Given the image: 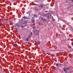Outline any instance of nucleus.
<instances>
[{
    "mask_svg": "<svg viewBox=\"0 0 73 73\" xmlns=\"http://www.w3.org/2000/svg\"><path fill=\"white\" fill-rule=\"evenodd\" d=\"M38 8H39L40 10H41V9H42L44 8V5L40 4V5H38Z\"/></svg>",
    "mask_w": 73,
    "mask_h": 73,
    "instance_id": "nucleus-1",
    "label": "nucleus"
},
{
    "mask_svg": "<svg viewBox=\"0 0 73 73\" xmlns=\"http://www.w3.org/2000/svg\"><path fill=\"white\" fill-rule=\"evenodd\" d=\"M33 33L35 35H38V33H39L38 31L37 30L33 32Z\"/></svg>",
    "mask_w": 73,
    "mask_h": 73,
    "instance_id": "nucleus-2",
    "label": "nucleus"
},
{
    "mask_svg": "<svg viewBox=\"0 0 73 73\" xmlns=\"http://www.w3.org/2000/svg\"><path fill=\"white\" fill-rule=\"evenodd\" d=\"M50 15V16L53 19V16H52V15H51L50 14H47L45 15L46 16V17H49V16Z\"/></svg>",
    "mask_w": 73,
    "mask_h": 73,
    "instance_id": "nucleus-3",
    "label": "nucleus"
},
{
    "mask_svg": "<svg viewBox=\"0 0 73 73\" xmlns=\"http://www.w3.org/2000/svg\"><path fill=\"white\" fill-rule=\"evenodd\" d=\"M69 68H64V72H65V73H66V71H67L68 70H69Z\"/></svg>",
    "mask_w": 73,
    "mask_h": 73,
    "instance_id": "nucleus-4",
    "label": "nucleus"
},
{
    "mask_svg": "<svg viewBox=\"0 0 73 73\" xmlns=\"http://www.w3.org/2000/svg\"><path fill=\"white\" fill-rule=\"evenodd\" d=\"M32 21L33 23H35V19H34V18H33L32 20Z\"/></svg>",
    "mask_w": 73,
    "mask_h": 73,
    "instance_id": "nucleus-5",
    "label": "nucleus"
},
{
    "mask_svg": "<svg viewBox=\"0 0 73 73\" xmlns=\"http://www.w3.org/2000/svg\"><path fill=\"white\" fill-rule=\"evenodd\" d=\"M1 21L2 22H4V21H7V20L5 21V19H1Z\"/></svg>",
    "mask_w": 73,
    "mask_h": 73,
    "instance_id": "nucleus-6",
    "label": "nucleus"
},
{
    "mask_svg": "<svg viewBox=\"0 0 73 73\" xmlns=\"http://www.w3.org/2000/svg\"><path fill=\"white\" fill-rule=\"evenodd\" d=\"M58 63H56V67H57L58 68H59V66H58Z\"/></svg>",
    "mask_w": 73,
    "mask_h": 73,
    "instance_id": "nucleus-7",
    "label": "nucleus"
},
{
    "mask_svg": "<svg viewBox=\"0 0 73 73\" xmlns=\"http://www.w3.org/2000/svg\"><path fill=\"white\" fill-rule=\"evenodd\" d=\"M21 25V24H19L18 25H16V27H18V26L19 27H20Z\"/></svg>",
    "mask_w": 73,
    "mask_h": 73,
    "instance_id": "nucleus-8",
    "label": "nucleus"
},
{
    "mask_svg": "<svg viewBox=\"0 0 73 73\" xmlns=\"http://www.w3.org/2000/svg\"><path fill=\"white\" fill-rule=\"evenodd\" d=\"M28 19V18H27L25 16H24L23 17V19Z\"/></svg>",
    "mask_w": 73,
    "mask_h": 73,
    "instance_id": "nucleus-9",
    "label": "nucleus"
},
{
    "mask_svg": "<svg viewBox=\"0 0 73 73\" xmlns=\"http://www.w3.org/2000/svg\"><path fill=\"white\" fill-rule=\"evenodd\" d=\"M14 46L15 47H16V46H17V44H15L14 45Z\"/></svg>",
    "mask_w": 73,
    "mask_h": 73,
    "instance_id": "nucleus-10",
    "label": "nucleus"
},
{
    "mask_svg": "<svg viewBox=\"0 0 73 73\" xmlns=\"http://www.w3.org/2000/svg\"><path fill=\"white\" fill-rule=\"evenodd\" d=\"M36 43H37L38 44H40V42H36Z\"/></svg>",
    "mask_w": 73,
    "mask_h": 73,
    "instance_id": "nucleus-11",
    "label": "nucleus"
},
{
    "mask_svg": "<svg viewBox=\"0 0 73 73\" xmlns=\"http://www.w3.org/2000/svg\"><path fill=\"white\" fill-rule=\"evenodd\" d=\"M26 40L27 41H28V40H29V38H26Z\"/></svg>",
    "mask_w": 73,
    "mask_h": 73,
    "instance_id": "nucleus-12",
    "label": "nucleus"
},
{
    "mask_svg": "<svg viewBox=\"0 0 73 73\" xmlns=\"http://www.w3.org/2000/svg\"><path fill=\"white\" fill-rule=\"evenodd\" d=\"M62 66V65L61 64H60L59 65H58V66Z\"/></svg>",
    "mask_w": 73,
    "mask_h": 73,
    "instance_id": "nucleus-13",
    "label": "nucleus"
},
{
    "mask_svg": "<svg viewBox=\"0 0 73 73\" xmlns=\"http://www.w3.org/2000/svg\"><path fill=\"white\" fill-rule=\"evenodd\" d=\"M32 33L31 32V34H30V35H31V36H32Z\"/></svg>",
    "mask_w": 73,
    "mask_h": 73,
    "instance_id": "nucleus-14",
    "label": "nucleus"
},
{
    "mask_svg": "<svg viewBox=\"0 0 73 73\" xmlns=\"http://www.w3.org/2000/svg\"><path fill=\"white\" fill-rule=\"evenodd\" d=\"M16 31H17L18 30L17 28H16Z\"/></svg>",
    "mask_w": 73,
    "mask_h": 73,
    "instance_id": "nucleus-15",
    "label": "nucleus"
},
{
    "mask_svg": "<svg viewBox=\"0 0 73 73\" xmlns=\"http://www.w3.org/2000/svg\"><path fill=\"white\" fill-rule=\"evenodd\" d=\"M27 24H25V25H24V27H25V25H26Z\"/></svg>",
    "mask_w": 73,
    "mask_h": 73,
    "instance_id": "nucleus-16",
    "label": "nucleus"
},
{
    "mask_svg": "<svg viewBox=\"0 0 73 73\" xmlns=\"http://www.w3.org/2000/svg\"><path fill=\"white\" fill-rule=\"evenodd\" d=\"M71 44L72 45H73V42H72Z\"/></svg>",
    "mask_w": 73,
    "mask_h": 73,
    "instance_id": "nucleus-17",
    "label": "nucleus"
},
{
    "mask_svg": "<svg viewBox=\"0 0 73 73\" xmlns=\"http://www.w3.org/2000/svg\"><path fill=\"white\" fill-rule=\"evenodd\" d=\"M29 38V36L27 38Z\"/></svg>",
    "mask_w": 73,
    "mask_h": 73,
    "instance_id": "nucleus-18",
    "label": "nucleus"
},
{
    "mask_svg": "<svg viewBox=\"0 0 73 73\" xmlns=\"http://www.w3.org/2000/svg\"><path fill=\"white\" fill-rule=\"evenodd\" d=\"M21 27H22V28H23V26H21Z\"/></svg>",
    "mask_w": 73,
    "mask_h": 73,
    "instance_id": "nucleus-19",
    "label": "nucleus"
},
{
    "mask_svg": "<svg viewBox=\"0 0 73 73\" xmlns=\"http://www.w3.org/2000/svg\"><path fill=\"white\" fill-rule=\"evenodd\" d=\"M44 20H44V21H46V19H44Z\"/></svg>",
    "mask_w": 73,
    "mask_h": 73,
    "instance_id": "nucleus-20",
    "label": "nucleus"
},
{
    "mask_svg": "<svg viewBox=\"0 0 73 73\" xmlns=\"http://www.w3.org/2000/svg\"><path fill=\"white\" fill-rule=\"evenodd\" d=\"M35 42H37V41H35Z\"/></svg>",
    "mask_w": 73,
    "mask_h": 73,
    "instance_id": "nucleus-21",
    "label": "nucleus"
},
{
    "mask_svg": "<svg viewBox=\"0 0 73 73\" xmlns=\"http://www.w3.org/2000/svg\"><path fill=\"white\" fill-rule=\"evenodd\" d=\"M73 0H72V1H73Z\"/></svg>",
    "mask_w": 73,
    "mask_h": 73,
    "instance_id": "nucleus-22",
    "label": "nucleus"
},
{
    "mask_svg": "<svg viewBox=\"0 0 73 73\" xmlns=\"http://www.w3.org/2000/svg\"><path fill=\"white\" fill-rule=\"evenodd\" d=\"M33 28H35V27H33Z\"/></svg>",
    "mask_w": 73,
    "mask_h": 73,
    "instance_id": "nucleus-23",
    "label": "nucleus"
},
{
    "mask_svg": "<svg viewBox=\"0 0 73 73\" xmlns=\"http://www.w3.org/2000/svg\"><path fill=\"white\" fill-rule=\"evenodd\" d=\"M39 25L40 24V23H39Z\"/></svg>",
    "mask_w": 73,
    "mask_h": 73,
    "instance_id": "nucleus-24",
    "label": "nucleus"
}]
</instances>
